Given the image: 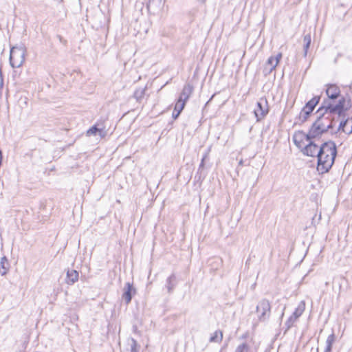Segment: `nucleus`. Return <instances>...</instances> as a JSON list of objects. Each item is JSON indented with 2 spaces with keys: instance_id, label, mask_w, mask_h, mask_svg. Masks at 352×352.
<instances>
[{
  "instance_id": "24",
  "label": "nucleus",
  "mask_w": 352,
  "mask_h": 352,
  "mask_svg": "<svg viewBox=\"0 0 352 352\" xmlns=\"http://www.w3.org/2000/svg\"><path fill=\"white\" fill-rule=\"evenodd\" d=\"M305 309V303L304 301H301L299 303V305H298V307L296 308L294 313L295 314V315H297V316L300 317L304 312Z\"/></svg>"
},
{
  "instance_id": "10",
  "label": "nucleus",
  "mask_w": 352,
  "mask_h": 352,
  "mask_svg": "<svg viewBox=\"0 0 352 352\" xmlns=\"http://www.w3.org/2000/svg\"><path fill=\"white\" fill-rule=\"evenodd\" d=\"M326 94L329 98L327 100H329L332 103L330 100L337 99L340 96V90L336 85H329L326 89Z\"/></svg>"
},
{
  "instance_id": "18",
  "label": "nucleus",
  "mask_w": 352,
  "mask_h": 352,
  "mask_svg": "<svg viewBox=\"0 0 352 352\" xmlns=\"http://www.w3.org/2000/svg\"><path fill=\"white\" fill-rule=\"evenodd\" d=\"M222 339L223 332L221 330H217L211 335L209 341L214 343H220Z\"/></svg>"
},
{
  "instance_id": "9",
  "label": "nucleus",
  "mask_w": 352,
  "mask_h": 352,
  "mask_svg": "<svg viewBox=\"0 0 352 352\" xmlns=\"http://www.w3.org/2000/svg\"><path fill=\"white\" fill-rule=\"evenodd\" d=\"M319 147L311 140L308 142V144L305 145L302 148V151L304 155L311 157H317Z\"/></svg>"
},
{
  "instance_id": "19",
  "label": "nucleus",
  "mask_w": 352,
  "mask_h": 352,
  "mask_svg": "<svg viewBox=\"0 0 352 352\" xmlns=\"http://www.w3.org/2000/svg\"><path fill=\"white\" fill-rule=\"evenodd\" d=\"M146 90V87H140L135 91V92L133 94V97L135 98L137 102H141V100L143 99V98L145 96Z\"/></svg>"
},
{
  "instance_id": "22",
  "label": "nucleus",
  "mask_w": 352,
  "mask_h": 352,
  "mask_svg": "<svg viewBox=\"0 0 352 352\" xmlns=\"http://www.w3.org/2000/svg\"><path fill=\"white\" fill-rule=\"evenodd\" d=\"M303 43L304 56L306 57L307 55L308 50L311 43V37L309 34L305 35L303 38Z\"/></svg>"
},
{
  "instance_id": "12",
  "label": "nucleus",
  "mask_w": 352,
  "mask_h": 352,
  "mask_svg": "<svg viewBox=\"0 0 352 352\" xmlns=\"http://www.w3.org/2000/svg\"><path fill=\"white\" fill-rule=\"evenodd\" d=\"M193 91V87L190 84H186L184 86L183 89L179 95L178 100L186 102L189 99Z\"/></svg>"
},
{
  "instance_id": "33",
  "label": "nucleus",
  "mask_w": 352,
  "mask_h": 352,
  "mask_svg": "<svg viewBox=\"0 0 352 352\" xmlns=\"http://www.w3.org/2000/svg\"><path fill=\"white\" fill-rule=\"evenodd\" d=\"M199 1L201 2V3H205L206 0H198Z\"/></svg>"
},
{
  "instance_id": "14",
  "label": "nucleus",
  "mask_w": 352,
  "mask_h": 352,
  "mask_svg": "<svg viewBox=\"0 0 352 352\" xmlns=\"http://www.w3.org/2000/svg\"><path fill=\"white\" fill-rule=\"evenodd\" d=\"M107 131L102 128H98V125H94L87 131V135H98L101 138H104L107 135Z\"/></svg>"
},
{
  "instance_id": "26",
  "label": "nucleus",
  "mask_w": 352,
  "mask_h": 352,
  "mask_svg": "<svg viewBox=\"0 0 352 352\" xmlns=\"http://www.w3.org/2000/svg\"><path fill=\"white\" fill-rule=\"evenodd\" d=\"M185 105L186 104L184 102H180L179 100H177L174 108V111L181 113L184 109Z\"/></svg>"
},
{
  "instance_id": "1",
  "label": "nucleus",
  "mask_w": 352,
  "mask_h": 352,
  "mask_svg": "<svg viewBox=\"0 0 352 352\" xmlns=\"http://www.w3.org/2000/svg\"><path fill=\"white\" fill-rule=\"evenodd\" d=\"M346 99L341 97L338 103L333 104L329 100H324L321 107L317 110L318 117L309 129V135L318 138L329 129L333 127L335 116H344L349 107H345Z\"/></svg>"
},
{
  "instance_id": "3",
  "label": "nucleus",
  "mask_w": 352,
  "mask_h": 352,
  "mask_svg": "<svg viewBox=\"0 0 352 352\" xmlns=\"http://www.w3.org/2000/svg\"><path fill=\"white\" fill-rule=\"evenodd\" d=\"M320 99V96H315L306 103L300 112L299 116L295 120L296 124H302L307 120L315 107L319 102Z\"/></svg>"
},
{
  "instance_id": "15",
  "label": "nucleus",
  "mask_w": 352,
  "mask_h": 352,
  "mask_svg": "<svg viewBox=\"0 0 352 352\" xmlns=\"http://www.w3.org/2000/svg\"><path fill=\"white\" fill-rule=\"evenodd\" d=\"M138 344L137 341L131 338L127 341V344L125 347L123 348L122 352H138Z\"/></svg>"
},
{
  "instance_id": "23",
  "label": "nucleus",
  "mask_w": 352,
  "mask_h": 352,
  "mask_svg": "<svg viewBox=\"0 0 352 352\" xmlns=\"http://www.w3.org/2000/svg\"><path fill=\"white\" fill-rule=\"evenodd\" d=\"M8 265L9 264L7 258L5 256L2 257L0 261V274L2 276H4L7 274Z\"/></svg>"
},
{
  "instance_id": "11",
  "label": "nucleus",
  "mask_w": 352,
  "mask_h": 352,
  "mask_svg": "<svg viewBox=\"0 0 352 352\" xmlns=\"http://www.w3.org/2000/svg\"><path fill=\"white\" fill-rule=\"evenodd\" d=\"M164 4V0H148L147 8L150 12L155 13L160 11Z\"/></svg>"
},
{
  "instance_id": "8",
  "label": "nucleus",
  "mask_w": 352,
  "mask_h": 352,
  "mask_svg": "<svg viewBox=\"0 0 352 352\" xmlns=\"http://www.w3.org/2000/svg\"><path fill=\"white\" fill-rule=\"evenodd\" d=\"M124 292L122 298L124 300L126 305L129 304L131 301L132 297L136 293L135 288L133 287V284L127 282L123 289Z\"/></svg>"
},
{
  "instance_id": "17",
  "label": "nucleus",
  "mask_w": 352,
  "mask_h": 352,
  "mask_svg": "<svg viewBox=\"0 0 352 352\" xmlns=\"http://www.w3.org/2000/svg\"><path fill=\"white\" fill-rule=\"evenodd\" d=\"M79 277L78 272L75 270H68L67 272L66 283L68 285H73L78 281Z\"/></svg>"
},
{
  "instance_id": "13",
  "label": "nucleus",
  "mask_w": 352,
  "mask_h": 352,
  "mask_svg": "<svg viewBox=\"0 0 352 352\" xmlns=\"http://www.w3.org/2000/svg\"><path fill=\"white\" fill-rule=\"evenodd\" d=\"M278 62H277V60H275V58H274V56H270L265 66H264V68H263V73L265 76L270 74L274 69H275V68L276 67V66L278 65Z\"/></svg>"
},
{
  "instance_id": "21",
  "label": "nucleus",
  "mask_w": 352,
  "mask_h": 352,
  "mask_svg": "<svg viewBox=\"0 0 352 352\" xmlns=\"http://www.w3.org/2000/svg\"><path fill=\"white\" fill-rule=\"evenodd\" d=\"M336 340V336L333 333L329 335L326 340V347L324 352H331L332 346Z\"/></svg>"
},
{
  "instance_id": "4",
  "label": "nucleus",
  "mask_w": 352,
  "mask_h": 352,
  "mask_svg": "<svg viewBox=\"0 0 352 352\" xmlns=\"http://www.w3.org/2000/svg\"><path fill=\"white\" fill-rule=\"evenodd\" d=\"M26 50L23 46H15L11 48L10 63L13 68L20 67L25 61Z\"/></svg>"
},
{
  "instance_id": "29",
  "label": "nucleus",
  "mask_w": 352,
  "mask_h": 352,
  "mask_svg": "<svg viewBox=\"0 0 352 352\" xmlns=\"http://www.w3.org/2000/svg\"><path fill=\"white\" fill-rule=\"evenodd\" d=\"M180 113H179V112L173 111V119H175V120L177 119L179 117Z\"/></svg>"
},
{
  "instance_id": "7",
  "label": "nucleus",
  "mask_w": 352,
  "mask_h": 352,
  "mask_svg": "<svg viewBox=\"0 0 352 352\" xmlns=\"http://www.w3.org/2000/svg\"><path fill=\"white\" fill-rule=\"evenodd\" d=\"M314 138H316L310 136L309 131L307 133H305L302 131H299L296 132L293 136V140L295 145L300 149H302L305 146L303 142L304 140H305L307 142H309Z\"/></svg>"
},
{
  "instance_id": "6",
  "label": "nucleus",
  "mask_w": 352,
  "mask_h": 352,
  "mask_svg": "<svg viewBox=\"0 0 352 352\" xmlns=\"http://www.w3.org/2000/svg\"><path fill=\"white\" fill-rule=\"evenodd\" d=\"M254 113L257 122L262 120L269 113V105L265 98H261L258 100Z\"/></svg>"
},
{
  "instance_id": "31",
  "label": "nucleus",
  "mask_w": 352,
  "mask_h": 352,
  "mask_svg": "<svg viewBox=\"0 0 352 352\" xmlns=\"http://www.w3.org/2000/svg\"><path fill=\"white\" fill-rule=\"evenodd\" d=\"M204 166V161H202L201 162L200 164H199V169H201V168H203Z\"/></svg>"
},
{
  "instance_id": "5",
  "label": "nucleus",
  "mask_w": 352,
  "mask_h": 352,
  "mask_svg": "<svg viewBox=\"0 0 352 352\" xmlns=\"http://www.w3.org/2000/svg\"><path fill=\"white\" fill-rule=\"evenodd\" d=\"M256 312L259 321H267L271 315V305L270 301L265 298L261 300L256 307Z\"/></svg>"
},
{
  "instance_id": "25",
  "label": "nucleus",
  "mask_w": 352,
  "mask_h": 352,
  "mask_svg": "<svg viewBox=\"0 0 352 352\" xmlns=\"http://www.w3.org/2000/svg\"><path fill=\"white\" fill-rule=\"evenodd\" d=\"M249 346L247 343L243 342L239 344L235 349L234 352H248Z\"/></svg>"
},
{
  "instance_id": "30",
  "label": "nucleus",
  "mask_w": 352,
  "mask_h": 352,
  "mask_svg": "<svg viewBox=\"0 0 352 352\" xmlns=\"http://www.w3.org/2000/svg\"><path fill=\"white\" fill-rule=\"evenodd\" d=\"M208 154H209V151H208V152H206V153L203 155V157H202L201 160H202V161H205V160L208 157Z\"/></svg>"
},
{
  "instance_id": "20",
  "label": "nucleus",
  "mask_w": 352,
  "mask_h": 352,
  "mask_svg": "<svg viewBox=\"0 0 352 352\" xmlns=\"http://www.w3.org/2000/svg\"><path fill=\"white\" fill-rule=\"evenodd\" d=\"M176 277L174 274L170 275L166 280L168 292L170 293L176 285Z\"/></svg>"
},
{
  "instance_id": "16",
  "label": "nucleus",
  "mask_w": 352,
  "mask_h": 352,
  "mask_svg": "<svg viewBox=\"0 0 352 352\" xmlns=\"http://www.w3.org/2000/svg\"><path fill=\"white\" fill-rule=\"evenodd\" d=\"M338 130H341L347 134H351L352 133V119L347 118L342 121L340 123Z\"/></svg>"
},
{
  "instance_id": "27",
  "label": "nucleus",
  "mask_w": 352,
  "mask_h": 352,
  "mask_svg": "<svg viewBox=\"0 0 352 352\" xmlns=\"http://www.w3.org/2000/svg\"><path fill=\"white\" fill-rule=\"evenodd\" d=\"M296 321L292 316L288 318V320L285 322V325L287 326V329H289L291 328L294 322Z\"/></svg>"
},
{
  "instance_id": "32",
  "label": "nucleus",
  "mask_w": 352,
  "mask_h": 352,
  "mask_svg": "<svg viewBox=\"0 0 352 352\" xmlns=\"http://www.w3.org/2000/svg\"><path fill=\"white\" fill-rule=\"evenodd\" d=\"M292 316L297 320V319L299 318V316H297V315H295L294 313L292 314Z\"/></svg>"
},
{
  "instance_id": "28",
  "label": "nucleus",
  "mask_w": 352,
  "mask_h": 352,
  "mask_svg": "<svg viewBox=\"0 0 352 352\" xmlns=\"http://www.w3.org/2000/svg\"><path fill=\"white\" fill-rule=\"evenodd\" d=\"M281 58H282V53H280V52L278 53L275 56H274V58H275V60H277L278 63H279Z\"/></svg>"
},
{
  "instance_id": "2",
  "label": "nucleus",
  "mask_w": 352,
  "mask_h": 352,
  "mask_svg": "<svg viewBox=\"0 0 352 352\" xmlns=\"http://www.w3.org/2000/svg\"><path fill=\"white\" fill-rule=\"evenodd\" d=\"M337 154L336 146L333 141L323 143L318 152L317 170L321 173L329 171L332 167Z\"/></svg>"
}]
</instances>
